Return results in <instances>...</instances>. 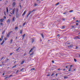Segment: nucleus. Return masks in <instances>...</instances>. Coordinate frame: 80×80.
<instances>
[{
	"instance_id": "26",
	"label": "nucleus",
	"mask_w": 80,
	"mask_h": 80,
	"mask_svg": "<svg viewBox=\"0 0 80 80\" xmlns=\"http://www.w3.org/2000/svg\"><path fill=\"white\" fill-rule=\"evenodd\" d=\"M24 63V61H22V62L21 63V65H22Z\"/></svg>"
},
{
	"instance_id": "50",
	"label": "nucleus",
	"mask_w": 80,
	"mask_h": 80,
	"mask_svg": "<svg viewBox=\"0 0 80 80\" xmlns=\"http://www.w3.org/2000/svg\"><path fill=\"white\" fill-rule=\"evenodd\" d=\"M0 25H3V23L2 22H1L0 23Z\"/></svg>"
},
{
	"instance_id": "41",
	"label": "nucleus",
	"mask_w": 80,
	"mask_h": 80,
	"mask_svg": "<svg viewBox=\"0 0 80 80\" xmlns=\"http://www.w3.org/2000/svg\"><path fill=\"white\" fill-rule=\"evenodd\" d=\"M65 28V26H62V28L63 29V28Z\"/></svg>"
},
{
	"instance_id": "64",
	"label": "nucleus",
	"mask_w": 80,
	"mask_h": 80,
	"mask_svg": "<svg viewBox=\"0 0 80 80\" xmlns=\"http://www.w3.org/2000/svg\"><path fill=\"white\" fill-rule=\"evenodd\" d=\"M63 14H66V12H64L63 13Z\"/></svg>"
},
{
	"instance_id": "8",
	"label": "nucleus",
	"mask_w": 80,
	"mask_h": 80,
	"mask_svg": "<svg viewBox=\"0 0 80 80\" xmlns=\"http://www.w3.org/2000/svg\"><path fill=\"white\" fill-rule=\"evenodd\" d=\"M16 18H18V17H19L20 16V15L19 14H16Z\"/></svg>"
},
{
	"instance_id": "36",
	"label": "nucleus",
	"mask_w": 80,
	"mask_h": 80,
	"mask_svg": "<svg viewBox=\"0 0 80 80\" xmlns=\"http://www.w3.org/2000/svg\"><path fill=\"white\" fill-rule=\"evenodd\" d=\"M13 75H10L9 76V78H10V77H12V76Z\"/></svg>"
},
{
	"instance_id": "34",
	"label": "nucleus",
	"mask_w": 80,
	"mask_h": 80,
	"mask_svg": "<svg viewBox=\"0 0 80 80\" xmlns=\"http://www.w3.org/2000/svg\"><path fill=\"white\" fill-rule=\"evenodd\" d=\"M3 35H2V36L1 38H2V39H3Z\"/></svg>"
},
{
	"instance_id": "60",
	"label": "nucleus",
	"mask_w": 80,
	"mask_h": 80,
	"mask_svg": "<svg viewBox=\"0 0 80 80\" xmlns=\"http://www.w3.org/2000/svg\"><path fill=\"white\" fill-rule=\"evenodd\" d=\"M71 27H72V28H74V26H72Z\"/></svg>"
},
{
	"instance_id": "13",
	"label": "nucleus",
	"mask_w": 80,
	"mask_h": 80,
	"mask_svg": "<svg viewBox=\"0 0 80 80\" xmlns=\"http://www.w3.org/2000/svg\"><path fill=\"white\" fill-rule=\"evenodd\" d=\"M25 13H26V11H25L22 14V16H23V15H25Z\"/></svg>"
},
{
	"instance_id": "1",
	"label": "nucleus",
	"mask_w": 80,
	"mask_h": 80,
	"mask_svg": "<svg viewBox=\"0 0 80 80\" xmlns=\"http://www.w3.org/2000/svg\"><path fill=\"white\" fill-rule=\"evenodd\" d=\"M32 11H29V13H28V15L27 16V18H28V16H29V15H30L31 13H32Z\"/></svg>"
},
{
	"instance_id": "15",
	"label": "nucleus",
	"mask_w": 80,
	"mask_h": 80,
	"mask_svg": "<svg viewBox=\"0 0 80 80\" xmlns=\"http://www.w3.org/2000/svg\"><path fill=\"white\" fill-rule=\"evenodd\" d=\"M9 76H6V77L5 78V79H7V78H9Z\"/></svg>"
},
{
	"instance_id": "62",
	"label": "nucleus",
	"mask_w": 80,
	"mask_h": 80,
	"mask_svg": "<svg viewBox=\"0 0 80 80\" xmlns=\"http://www.w3.org/2000/svg\"><path fill=\"white\" fill-rule=\"evenodd\" d=\"M4 18H5V19L6 18V17L5 16L4 17Z\"/></svg>"
},
{
	"instance_id": "35",
	"label": "nucleus",
	"mask_w": 80,
	"mask_h": 80,
	"mask_svg": "<svg viewBox=\"0 0 80 80\" xmlns=\"http://www.w3.org/2000/svg\"><path fill=\"white\" fill-rule=\"evenodd\" d=\"M35 11V9H33L32 11V12H34Z\"/></svg>"
},
{
	"instance_id": "9",
	"label": "nucleus",
	"mask_w": 80,
	"mask_h": 80,
	"mask_svg": "<svg viewBox=\"0 0 80 80\" xmlns=\"http://www.w3.org/2000/svg\"><path fill=\"white\" fill-rule=\"evenodd\" d=\"M4 42H5V41L4 40H3L2 42L1 43V45H3V43H4Z\"/></svg>"
},
{
	"instance_id": "3",
	"label": "nucleus",
	"mask_w": 80,
	"mask_h": 80,
	"mask_svg": "<svg viewBox=\"0 0 80 80\" xmlns=\"http://www.w3.org/2000/svg\"><path fill=\"white\" fill-rule=\"evenodd\" d=\"M31 40H32V43H33L35 42V38H32L31 39Z\"/></svg>"
},
{
	"instance_id": "63",
	"label": "nucleus",
	"mask_w": 80,
	"mask_h": 80,
	"mask_svg": "<svg viewBox=\"0 0 80 80\" xmlns=\"http://www.w3.org/2000/svg\"><path fill=\"white\" fill-rule=\"evenodd\" d=\"M18 38L17 37H16V38H15V39H17Z\"/></svg>"
},
{
	"instance_id": "2",
	"label": "nucleus",
	"mask_w": 80,
	"mask_h": 80,
	"mask_svg": "<svg viewBox=\"0 0 80 80\" xmlns=\"http://www.w3.org/2000/svg\"><path fill=\"white\" fill-rule=\"evenodd\" d=\"M35 47H33L29 51V53H30V52H32V50H34L35 49Z\"/></svg>"
},
{
	"instance_id": "23",
	"label": "nucleus",
	"mask_w": 80,
	"mask_h": 80,
	"mask_svg": "<svg viewBox=\"0 0 80 80\" xmlns=\"http://www.w3.org/2000/svg\"><path fill=\"white\" fill-rule=\"evenodd\" d=\"M17 67V65H15L12 67V68H15V67Z\"/></svg>"
},
{
	"instance_id": "22",
	"label": "nucleus",
	"mask_w": 80,
	"mask_h": 80,
	"mask_svg": "<svg viewBox=\"0 0 80 80\" xmlns=\"http://www.w3.org/2000/svg\"><path fill=\"white\" fill-rule=\"evenodd\" d=\"M12 41H13V39H11V41H10V44H12Z\"/></svg>"
},
{
	"instance_id": "31",
	"label": "nucleus",
	"mask_w": 80,
	"mask_h": 80,
	"mask_svg": "<svg viewBox=\"0 0 80 80\" xmlns=\"http://www.w3.org/2000/svg\"><path fill=\"white\" fill-rule=\"evenodd\" d=\"M67 78H68L67 76L64 77V79Z\"/></svg>"
},
{
	"instance_id": "48",
	"label": "nucleus",
	"mask_w": 80,
	"mask_h": 80,
	"mask_svg": "<svg viewBox=\"0 0 80 80\" xmlns=\"http://www.w3.org/2000/svg\"><path fill=\"white\" fill-rule=\"evenodd\" d=\"M12 54H13V53H10V55H12Z\"/></svg>"
},
{
	"instance_id": "40",
	"label": "nucleus",
	"mask_w": 80,
	"mask_h": 80,
	"mask_svg": "<svg viewBox=\"0 0 80 80\" xmlns=\"http://www.w3.org/2000/svg\"><path fill=\"white\" fill-rule=\"evenodd\" d=\"M65 19H63V18L62 19V20H63V21H65Z\"/></svg>"
},
{
	"instance_id": "39",
	"label": "nucleus",
	"mask_w": 80,
	"mask_h": 80,
	"mask_svg": "<svg viewBox=\"0 0 80 80\" xmlns=\"http://www.w3.org/2000/svg\"><path fill=\"white\" fill-rule=\"evenodd\" d=\"M59 5V2H58L57 4H56V5Z\"/></svg>"
},
{
	"instance_id": "47",
	"label": "nucleus",
	"mask_w": 80,
	"mask_h": 80,
	"mask_svg": "<svg viewBox=\"0 0 80 80\" xmlns=\"http://www.w3.org/2000/svg\"><path fill=\"white\" fill-rule=\"evenodd\" d=\"M4 14L5 15H6V12H4Z\"/></svg>"
},
{
	"instance_id": "59",
	"label": "nucleus",
	"mask_w": 80,
	"mask_h": 80,
	"mask_svg": "<svg viewBox=\"0 0 80 80\" xmlns=\"http://www.w3.org/2000/svg\"><path fill=\"white\" fill-rule=\"evenodd\" d=\"M60 36V34H58V37H59Z\"/></svg>"
},
{
	"instance_id": "29",
	"label": "nucleus",
	"mask_w": 80,
	"mask_h": 80,
	"mask_svg": "<svg viewBox=\"0 0 80 80\" xmlns=\"http://www.w3.org/2000/svg\"><path fill=\"white\" fill-rule=\"evenodd\" d=\"M23 69H24V68H22L20 70V71H23Z\"/></svg>"
},
{
	"instance_id": "53",
	"label": "nucleus",
	"mask_w": 80,
	"mask_h": 80,
	"mask_svg": "<svg viewBox=\"0 0 80 80\" xmlns=\"http://www.w3.org/2000/svg\"><path fill=\"white\" fill-rule=\"evenodd\" d=\"M78 48V46H76V49H77Z\"/></svg>"
},
{
	"instance_id": "16",
	"label": "nucleus",
	"mask_w": 80,
	"mask_h": 80,
	"mask_svg": "<svg viewBox=\"0 0 80 80\" xmlns=\"http://www.w3.org/2000/svg\"><path fill=\"white\" fill-rule=\"evenodd\" d=\"M10 33H8V34L7 35V37H9V36H10Z\"/></svg>"
},
{
	"instance_id": "57",
	"label": "nucleus",
	"mask_w": 80,
	"mask_h": 80,
	"mask_svg": "<svg viewBox=\"0 0 80 80\" xmlns=\"http://www.w3.org/2000/svg\"><path fill=\"white\" fill-rule=\"evenodd\" d=\"M73 67V65H71L70 66V67Z\"/></svg>"
},
{
	"instance_id": "18",
	"label": "nucleus",
	"mask_w": 80,
	"mask_h": 80,
	"mask_svg": "<svg viewBox=\"0 0 80 80\" xmlns=\"http://www.w3.org/2000/svg\"><path fill=\"white\" fill-rule=\"evenodd\" d=\"M6 10H7V13H8V7H7L6 8Z\"/></svg>"
},
{
	"instance_id": "24",
	"label": "nucleus",
	"mask_w": 80,
	"mask_h": 80,
	"mask_svg": "<svg viewBox=\"0 0 80 80\" xmlns=\"http://www.w3.org/2000/svg\"><path fill=\"white\" fill-rule=\"evenodd\" d=\"M14 19H15V18L14 17H13V18H12V21H13V22H14L15 21Z\"/></svg>"
},
{
	"instance_id": "14",
	"label": "nucleus",
	"mask_w": 80,
	"mask_h": 80,
	"mask_svg": "<svg viewBox=\"0 0 80 80\" xmlns=\"http://www.w3.org/2000/svg\"><path fill=\"white\" fill-rule=\"evenodd\" d=\"M20 47H18L17 49H16V51L17 52L18 51V50H19V49H20Z\"/></svg>"
},
{
	"instance_id": "20",
	"label": "nucleus",
	"mask_w": 80,
	"mask_h": 80,
	"mask_svg": "<svg viewBox=\"0 0 80 80\" xmlns=\"http://www.w3.org/2000/svg\"><path fill=\"white\" fill-rule=\"evenodd\" d=\"M35 70V68H32L31 69V71H32V70Z\"/></svg>"
},
{
	"instance_id": "42",
	"label": "nucleus",
	"mask_w": 80,
	"mask_h": 80,
	"mask_svg": "<svg viewBox=\"0 0 80 80\" xmlns=\"http://www.w3.org/2000/svg\"><path fill=\"white\" fill-rule=\"evenodd\" d=\"M62 69H60V68H59L58 69V70H62Z\"/></svg>"
},
{
	"instance_id": "56",
	"label": "nucleus",
	"mask_w": 80,
	"mask_h": 80,
	"mask_svg": "<svg viewBox=\"0 0 80 80\" xmlns=\"http://www.w3.org/2000/svg\"><path fill=\"white\" fill-rule=\"evenodd\" d=\"M57 75H58V74L56 73V77H57Z\"/></svg>"
},
{
	"instance_id": "10",
	"label": "nucleus",
	"mask_w": 80,
	"mask_h": 80,
	"mask_svg": "<svg viewBox=\"0 0 80 80\" xmlns=\"http://www.w3.org/2000/svg\"><path fill=\"white\" fill-rule=\"evenodd\" d=\"M25 34H24L23 35H22V40H23L24 39V37H25Z\"/></svg>"
},
{
	"instance_id": "38",
	"label": "nucleus",
	"mask_w": 80,
	"mask_h": 80,
	"mask_svg": "<svg viewBox=\"0 0 80 80\" xmlns=\"http://www.w3.org/2000/svg\"><path fill=\"white\" fill-rule=\"evenodd\" d=\"M18 71H19L18 70L16 72V74H17V73H18Z\"/></svg>"
},
{
	"instance_id": "21",
	"label": "nucleus",
	"mask_w": 80,
	"mask_h": 80,
	"mask_svg": "<svg viewBox=\"0 0 80 80\" xmlns=\"http://www.w3.org/2000/svg\"><path fill=\"white\" fill-rule=\"evenodd\" d=\"M26 23V22H25V23H24L23 24V25H22V26L23 27H24L25 26V24Z\"/></svg>"
},
{
	"instance_id": "32",
	"label": "nucleus",
	"mask_w": 80,
	"mask_h": 80,
	"mask_svg": "<svg viewBox=\"0 0 80 80\" xmlns=\"http://www.w3.org/2000/svg\"><path fill=\"white\" fill-rule=\"evenodd\" d=\"M18 28L17 27H16L15 28V30H17V28Z\"/></svg>"
},
{
	"instance_id": "4",
	"label": "nucleus",
	"mask_w": 80,
	"mask_h": 80,
	"mask_svg": "<svg viewBox=\"0 0 80 80\" xmlns=\"http://www.w3.org/2000/svg\"><path fill=\"white\" fill-rule=\"evenodd\" d=\"M15 5H16V2H13L12 4V6H13V7H14V6H15Z\"/></svg>"
},
{
	"instance_id": "45",
	"label": "nucleus",
	"mask_w": 80,
	"mask_h": 80,
	"mask_svg": "<svg viewBox=\"0 0 80 80\" xmlns=\"http://www.w3.org/2000/svg\"><path fill=\"white\" fill-rule=\"evenodd\" d=\"M50 74H48L47 75V77H48V76H50Z\"/></svg>"
},
{
	"instance_id": "33",
	"label": "nucleus",
	"mask_w": 80,
	"mask_h": 80,
	"mask_svg": "<svg viewBox=\"0 0 80 80\" xmlns=\"http://www.w3.org/2000/svg\"><path fill=\"white\" fill-rule=\"evenodd\" d=\"M74 62H77V60L76 59H74Z\"/></svg>"
},
{
	"instance_id": "61",
	"label": "nucleus",
	"mask_w": 80,
	"mask_h": 80,
	"mask_svg": "<svg viewBox=\"0 0 80 80\" xmlns=\"http://www.w3.org/2000/svg\"><path fill=\"white\" fill-rule=\"evenodd\" d=\"M75 38H78V36H77V37H75Z\"/></svg>"
},
{
	"instance_id": "5",
	"label": "nucleus",
	"mask_w": 80,
	"mask_h": 80,
	"mask_svg": "<svg viewBox=\"0 0 80 80\" xmlns=\"http://www.w3.org/2000/svg\"><path fill=\"white\" fill-rule=\"evenodd\" d=\"M18 9H17L16 10V15L18 14Z\"/></svg>"
},
{
	"instance_id": "46",
	"label": "nucleus",
	"mask_w": 80,
	"mask_h": 80,
	"mask_svg": "<svg viewBox=\"0 0 80 80\" xmlns=\"http://www.w3.org/2000/svg\"><path fill=\"white\" fill-rule=\"evenodd\" d=\"M37 5H38V4H35V6H37Z\"/></svg>"
},
{
	"instance_id": "51",
	"label": "nucleus",
	"mask_w": 80,
	"mask_h": 80,
	"mask_svg": "<svg viewBox=\"0 0 80 80\" xmlns=\"http://www.w3.org/2000/svg\"><path fill=\"white\" fill-rule=\"evenodd\" d=\"M2 38H0V41H2Z\"/></svg>"
},
{
	"instance_id": "25",
	"label": "nucleus",
	"mask_w": 80,
	"mask_h": 80,
	"mask_svg": "<svg viewBox=\"0 0 80 80\" xmlns=\"http://www.w3.org/2000/svg\"><path fill=\"white\" fill-rule=\"evenodd\" d=\"M7 22V23H8L10 22V20L9 19H8Z\"/></svg>"
},
{
	"instance_id": "17",
	"label": "nucleus",
	"mask_w": 80,
	"mask_h": 80,
	"mask_svg": "<svg viewBox=\"0 0 80 80\" xmlns=\"http://www.w3.org/2000/svg\"><path fill=\"white\" fill-rule=\"evenodd\" d=\"M33 53H34V52H33L32 53L30 54V56L33 55Z\"/></svg>"
},
{
	"instance_id": "55",
	"label": "nucleus",
	"mask_w": 80,
	"mask_h": 80,
	"mask_svg": "<svg viewBox=\"0 0 80 80\" xmlns=\"http://www.w3.org/2000/svg\"><path fill=\"white\" fill-rule=\"evenodd\" d=\"M26 55V53H25L24 54V56H25Z\"/></svg>"
},
{
	"instance_id": "30",
	"label": "nucleus",
	"mask_w": 80,
	"mask_h": 80,
	"mask_svg": "<svg viewBox=\"0 0 80 80\" xmlns=\"http://www.w3.org/2000/svg\"><path fill=\"white\" fill-rule=\"evenodd\" d=\"M15 9L14 8L12 12H15Z\"/></svg>"
},
{
	"instance_id": "52",
	"label": "nucleus",
	"mask_w": 80,
	"mask_h": 80,
	"mask_svg": "<svg viewBox=\"0 0 80 80\" xmlns=\"http://www.w3.org/2000/svg\"><path fill=\"white\" fill-rule=\"evenodd\" d=\"M52 63H54V61L52 60Z\"/></svg>"
},
{
	"instance_id": "54",
	"label": "nucleus",
	"mask_w": 80,
	"mask_h": 80,
	"mask_svg": "<svg viewBox=\"0 0 80 80\" xmlns=\"http://www.w3.org/2000/svg\"><path fill=\"white\" fill-rule=\"evenodd\" d=\"M76 26H77V25H78V23H76Z\"/></svg>"
},
{
	"instance_id": "19",
	"label": "nucleus",
	"mask_w": 80,
	"mask_h": 80,
	"mask_svg": "<svg viewBox=\"0 0 80 80\" xmlns=\"http://www.w3.org/2000/svg\"><path fill=\"white\" fill-rule=\"evenodd\" d=\"M69 12L70 13H71V12H73V10H71L70 11H69Z\"/></svg>"
},
{
	"instance_id": "28",
	"label": "nucleus",
	"mask_w": 80,
	"mask_h": 80,
	"mask_svg": "<svg viewBox=\"0 0 80 80\" xmlns=\"http://www.w3.org/2000/svg\"><path fill=\"white\" fill-rule=\"evenodd\" d=\"M2 57V58L1 59V60H2V59H3V58H4V57Z\"/></svg>"
},
{
	"instance_id": "49",
	"label": "nucleus",
	"mask_w": 80,
	"mask_h": 80,
	"mask_svg": "<svg viewBox=\"0 0 80 80\" xmlns=\"http://www.w3.org/2000/svg\"><path fill=\"white\" fill-rule=\"evenodd\" d=\"M12 13L13 14H15V12H13V11H12Z\"/></svg>"
},
{
	"instance_id": "37",
	"label": "nucleus",
	"mask_w": 80,
	"mask_h": 80,
	"mask_svg": "<svg viewBox=\"0 0 80 80\" xmlns=\"http://www.w3.org/2000/svg\"><path fill=\"white\" fill-rule=\"evenodd\" d=\"M19 7L20 8H21V7H22V6H21V5L20 4V3H19Z\"/></svg>"
},
{
	"instance_id": "6",
	"label": "nucleus",
	"mask_w": 80,
	"mask_h": 80,
	"mask_svg": "<svg viewBox=\"0 0 80 80\" xmlns=\"http://www.w3.org/2000/svg\"><path fill=\"white\" fill-rule=\"evenodd\" d=\"M7 30V28H6L2 32V35H3L4 33H5V31Z\"/></svg>"
},
{
	"instance_id": "43",
	"label": "nucleus",
	"mask_w": 80,
	"mask_h": 80,
	"mask_svg": "<svg viewBox=\"0 0 80 80\" xmlns=\"http://www.w3.org/2000/svg\"><path fill=\"white\" fill-rule=\"evenodd\" d=\"M12 31H10L8 33H9V34H10V33H12Z\"/></svg>"
},
{
	"instance_id": "11",
	"label": "nucleus",
	"mask_w": 80,
	"mask_h": 80,
	"mask_svg": "<svg viewBox=\"0 0 80 80\" xmlns=\"http://www.w3.org/2000/svg\"><path fill=\"white\" fill-rule=\"evenodd\" d=\"M3 20H4V19H1L0 20V22H3Z\"/></svg>"
},
{
	"instance_id": "44",
	"label": "nucleus",
	"mask_w": 80,
	"mask_h": 80,
	"mask_svg": "<svg viewBox=\"0 0 80 80\" xmlns=\"http://www.w3.org/2000/svg\"><path fill=\"white\" fill-rule=\"evenodd\" d=\"M53 75H54V73H52L51 74V76H53Z\"/></svg>"
},
{
	"instance_id": "7",
	"label": "nucleus",
	"mask_w": 80,
	"mask_h": 80,
	"mask_svg": "<svg viewBox=\"0 0 80 80\" xmlns=\"http://www.w3.org/2000/svg\"><path fill=\"white\" fill-rule=\"evenodd\" d=\"M73 45L71 44V45L68 46V48H70V47H73Z\"/></svg>"
},
{
	"instance_id": "27",
	"label": "nucleus",
	"mask_w": 80,
	"mask_h": 80,
	"mask_svg": "<svg viewBox=\"0 0 80 80\" xmlns=\"http://www.w3.org/2000/svg\"><path fill=\"white\" fill-rule=\"evenodd\" d=\"M22 32H23V30H21V31H20V33H21V34H22Z\"/></svg>"
},
{
	"instance_id": "58",
	"label": "nucleus",
	"mask_w": 80,
	"mask_h": 80,
	"mask_svg": "<svg viewBox=\"0 0 80 80\" xmlns=\"http://www.w3.org/2000/svg\"><path fill=\"white\" fill-rule=\"evenodd\" d=\"M4 39L5 40H7V39L5 38H4Z\"/></svg>"
},
{
	"instance_id": "12",
	"label": "nucleus",
	"mask_w": 80,
	"mask_h": 80,
	"mask_svg": "<svg viewBox=\"0 0 80 80\" xmlns=\"http://www.w3.org/2000/svg\"><path fill=\"white\" fill-rule=\"evenodd\" d=\"M41 36H42V38H44V36H43V33H41Z\"/></svg>"
}]
</instances>
